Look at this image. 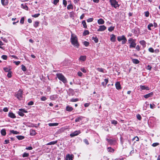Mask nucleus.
<instances>
[{"label": "nucleus", "instance_id": "obj_19", "mask_svg": "<svg viewBox=\"0 0 160 160\" xmlns=\"http://www.w3.org/2000/svg\"><path fill=\"white\" fill-rule=\"evenodd\" d=\"M98 23L99 24H102L104 23V21L102 19L100 18L98 20Z\"/></svg>", "mask_w": 160, "mask_h": 160}, {"label": "nucleus", "instance_id": "obj_45", "mask_svg": "<svg viewBox=\"0 0 160 160\" xmlns=\"http://www.w3.org/2000/svg\"><path fill=\"white\" fill-rule=\"evenodd\" d=\"M93 20V19L92 18H89L88 19L87 21L88 22H92Z\"/></svg>", "mask_w": 160, "mask_h": 160}, {"label": "nucleus", "instance_id": "obj_20", "mask_svg": "<svg viewBox=\"0 0 160 160\" xmlns=\"http://www.w3.org/2000/svg\"><path fill=\"white\" fill-rule=\"evenodd\" d=\"M68 2H69L70 4H69L67 7V8L68 9H73V5L71 4V1H69Z\"/></svg>", "mask_w": 160, "mask_h": 160}, {"label": "nucleus", "instance_id": "obj_25", "mask_svg": "<svg viewBox=\"0 0 160 160\" xmlns=\"http://www.w3.org/2000/svg\"><path fill=\"white\" fill-rule=\"evenodd\" d=\"M66 130V128L65 127H62L60 129L58 132H59L61 133L63 132L65 130Z\"/></svg>", "mask_w": 160, "mask_h": 160}, {"label": "nucleus", "instance_id": "obj_41", "mask_svg": "<svg viewBox=\"0 0 160 160\" xmlns=\"http://www.w3.org/2000/svg\"><path fill=\"white\" fill-rule=\"evenodd\" d=\"M10 132L15 134H17L18 133V132H17V131H14L13 130L10 131Z\"/></svg>", "mask_w": 160, "mask_h": 160}, {"label": "nucleus", "instance_id": "obj_38", "mask_svg": "<svg viewBox=\"0 0 160 160\" xmlns=\"http://www.w3.org/2000/svg\"><path fill=\"white\" fill-rule=\"evenodd\" d=\"M82 119V118L81 117H78L75 119V122H78L80 120H81Z\"/></svg>", "mask_w": 160, "mask_h": 160}, {"label": "nucleus", "instance_id": "obj_5", "mask_svg": "<svg viewBox=\"0 0 160 160\" xmlns=\"http://www.w3.org/2000/svg\"><path fill=\"white\" fill-rule=\"evenodd\" d=\"M112 6L113 7L115 8H117L119 7V5L118 2L116 0H109Z\"/></svg>", "mask_w": 160, "mask_h": 160}, {"label": "nucleus", "instance_id": "obj_6", "mask_svg": "<svg viewBox=\"0 0 160 160\" xmlns=\"http://www.w3.org/2000/svg\"><path fill=\"white\" fill-rule=\"evenodd\" d=\"M16 97L19 100H21L22 98V91L21 90H19L16 94Z\"/></svg>", "mask_w": 160, "mask_h": 160}, {"label": "nucleus", "instance_id": "obj_46", "mask_svg": "<svg viewBox=\"0 0 160 160\" xmlns=\"http://www.w3.org/2000/svg\"><path fill=\"white\" fill-rule=\"evenodd\" d=\"M7 76L9 78H10L12 77L11 72V71L8 72L7 74Z\"/></svg>", "mask_w": 160, "mask_h": 160}, {"label": "nucleus", "instance_id": "obj_18", "mask_svg": "<svg viewBox=\"0 0 160 160\" xmlns=\"http://www.w3.org/2000/svg\"><path fill=\"white\" fill-rule=\"evenodd\" d=\"M107 140L108 142L110 144L112 145L113 144L114 142H115V140L112 139H109L107 138Z\"/></svg>", "mask_w": 160, "mask_h": 160}, {"label": "nucleus", "instance_id": "obj_35", "mask_svg": "<svg viewBox=\"0 0 160 160\" xmlns=\"http://www.w3.org/2000/svg\"><path fill=\"white\" fill-rule=\"evenodd\" d=\"M22 71H26V68L25 66L24 65H22Z\"/></svg>", "mask_w": 160, "mask_h": 160}, {"label": "nucleus", "instance_id": "obj_42", "mask_svg": "<svg viewBox=\"0 0 160 160\" xmlns=\"http://www.w3.org/2000/svg\"><path fill=\"white\" fill-rule=\"evenodd\" d=\"M114 29V27L111 26L108 28V30L110 32H111Z\"/></svg>", "mask_w": 160, "mask_h": 160}, {"label": "nucleus", "instance_id": "obj_53", "mask_svg": "<svg viewBox=\"0 0 160 160\" xmlns=\"http://www.w3.org/2000/svg\"><path fill=\"white\" fill-rule=\"evenodd\" d=\"M63 4L65 7H66L67 4V2L66 0H63Z\"/></svg>", "mask_w": 160, "mask_h": 160}, {"label": "nucleus", "instance_id": "obj_56", "mask_svg": "<svg viewBox=\"0 0 160 160\" xmlns=\"http://www.w3.org/2000/svg\"><path fill=\"white\" fill-rule=\"evenodd\" d=\"M159 145V143L158 142L154 143L152 144V146L153 147H156Z\"/></svg>", "mask_w": 160, "mask_h": 160}, {"label": "nucleus", "instance_id": "obj_60", "mask_svg": "<svg viewBox=\"0 0 160 160\" xmlns=\"http://www.w3.org/2000/svg\"><path fill=\"white\" fill-rule=\"evenodd\" d=\"M3 111L5 112H8V109L7 108H4L3 109Z\"/></svg>", "mask_w": 160, "mask_h": 160}, {"label": "nucleus", "instance_id": "obj_4", "mask_svg": "<svg viewBox=\"0 0 160 160\" xmlns=\"http://www.w3.org/2000/svg\"><path fill=\"white\" fill-rule=\"evenodd\" d=\"M117 39L119 42L122 41V44H124L127 42V39L124 35L119 36L117 38Z\"/></svg>", "mask_w": 160, "mask_h": 160}, {"label": "nucleus", "instance_id": "obj_22", "mask_svg": "<svg viewBox=\"0 0 160 160\" xmlns=\"http://www.w3.org/2000/svg\"><path fill=\"white\" fill-rule=\"evenodd\" d=\"M58 125V123H49L48 124V125L50 127L57 126Z\"/></svg>", "mask_w": 160, "mask_h": 160}, {"label": "nucleus", "instance_id": "obj_48", "mask_svg": "<svg viewBox=\"0 0 160 160\" xmlns=\"http://www.w3.org/2000/svg\"><path fill=\"white\" fill-rule=\"evenodd\" d=\"M1 57L4 60H6L7 58V56L6 55H3Z\"/></svg>", "mask_w": 160, "mask_h": 160}, {"label": "nucleus", "instance_id": "obj_59", "mask_svg": "<svg viewBox=\"0 0 160 160\" xmlns=\"http://www.w3.org/2000/svg\"><path fill=\"white\" fill-rule=\"evenodd\" d=\"M14 63H15L17 65H18L20 63V62L19 61H14Z\"/></svg>", "mask_w": 160, "mask_h": 160}, {"label": "nucleus", "instance_id": "obj_33", "mask_svg": "<svg viewBox=\"0 0 160 160\" xmlns=\"http://www.w3.org/2000/svg\"><path fill=\"white\" fill-rule=\"evenodd\" d=\"M39 24V22L36 21L35 22L33 26L34 27H35V28H36L38 26Z\"/></svg>", "mask_w": 160, "mask_h": 160}, {"label": "nucleus", "instance_id": "obj_50", "mask_svg": "<svg viewBox=\"0 0 160 160\" xmlns=\"http://www.w3.org/2000/svg\"><path fill=\"white\" fill-rule=\"evenodd\" d=\"M148 51L151 52H154V50L153 48H150L148 49Z\"/></svg>", "mask_w": 160, "mask_h": 160}, {"label": "nucleus", "instance_id": "obj_23", "mask_svg": "<svg viewBox=\"0 0 160 160\" xmlns=\"http://www.w3.org/2000/svg\"><path fill=\"white\" fill-rule=\"evenodd\" d=\"M140 43L142 46L143 47L146 46V42L144 40H142L140 41Z\"/></svg>", "mask_w": 160, "mask_h": 160}, {"label": "nucleus", "instance_id": "obj_58", "mask_svg": "<svg viewBox=\"0 0 160 160\" xmlns=\"http://www.w3.org/2000/svg\"><path fill=\"white\" fill-rule=\"evenodd\" d=\"M59 0H54L53 1V4L55 5H56L57 3L59 2Z\"/></svg>", "mask_w": 160, "mask_h": 160}, {"label": "nucleus", "instance_id": "obj_11", "mask_svg": "<svg viewBox=\"0 0 160 160\" xmlns=\"http://www.w3.org/2000/svg\"><path fill=\"white\" fill-rule=\"evenodd\" d=\"M73 155H70L69 154H68L66 156V160H72Z\"/></svg>", "mask_w": 160, "mask_h": 160}, {"label": "nucleus", "instance_id": "obj_21", "mask_svg": "<svg viewBox=\"0 0 160 160\" xmlns=\"http://www.w3.org/2000/svg\"><path fill=\"white\" fill-rule=\"evenodd\" d=\"M73 108L69 106H67L66 108V110L70 112L73 110Z\"/></svg>", "mask_w": 160, "mask_h": 160}, {"label": "nucleus", "instance_id": "obj_44", "mask_svg": "<svg viewBox=\"0 0 160 160\" xmlns=\"http://www.w3.org/2000/svg\"><path fill=\"white\" fill-rule=\"evenodd\" d=\"M111 123L112 124L115 125L117 124L118 122L116 121L113 120L111 121Z\"/></svg>", "mask_w": 160, "mask_h": 160}, {"label": "nucleus", "instance_id": "obj_49", "mask_svg": "<svg viewBox=\"0 0 160 160\" xmlns=\"http://www.w3.org/2000/svg\"><path fill=\"white\" fill-rule=\"evenodd\" d=\"M83 44L85 46H87L89 45V43L87 41L83 42Z\"/></svg>", "mask_w": 160, "mask_h": 160}, {"label": "nucleus", "instance_id": "obj_40", "mask_svg": "<svg viewBox=\"0 0 160 160\" xmlns=\"http://www.w3.org/2000/svg\"><path fill=\"white\" fill-rule=\"evenodd\" d=\"M28 156L29 154L26 152L24 153L22 155V157L23 158L28 157Z\"/></svg>", "mask_w": 160, "mask_h": 160}, {"label": "nucleus", "instance_id": "obj_24", "mask_svg": "<svg viewBox=\"0 0 160 160\" xmlns=\"http://www.w3.org/2000/svg\"><path fill=\"white\" fill-rule=\"evenodd\" d=\"M57 143V141H54L51 142L47 144V145H54Z\"/></svg>", "mask_w": 160, "mask_h": 160}, {"label": "nucleus", "instance_id": "obj_36", "mask_svg": "<svg viewBox=\"0 0 160 160\" xmlns=\"http://www.w3.org/2000/svg\"><path fill=\"white\" fill-rule=\"evenodd\" d=\"M24 18L23 17H22L21 18L20 21V23H21L22 24H23L24 23Z\"/></svg>", "mask_w": 160, "mask_h": 160}, {"label": "nucleus", "instance_id": "obj_17", "mask_svg": "<svg viewBox=\"0 0 160 160\" xmlns=\"http://www.w3.org/2000/svg\"><path fill=\"white\" fill-rule=\"evenodd\" d=\"M110 40L112 42H114L116 40V37L115 35L113 34L110 35Z\"/></svg>", "mask_w": 160, "mask_h": 160}, {"label": "nucleus", "instance_id": "obj_3", "mask_svg": "<svg viewBox=\"0 0 160 160\" xmlns=\"http://www.w3.org/2000/svg\"><path fill=\"white\" fill-rule=\"evenodd\" d=\"M128 43L130 44V48H134L136 46V40L132 38H130L128 40Z\"/></svg>", "mask_w": 160, "mask_h": 160}, {"label": "nucleus", "instance_id": "obj_64", "mask_svg": "<svg viewBox=\"0 0 160 160\" xmlns=\"http://www.w3.org/2000/svg\"><path fill=\"white\" fill-rule=\"evenodd\" d=\"M89 105H90L89 103H85L84 104V106L85 107H88Z\"/></svg>", "mask_w": 160, "mask_h": 160}, {"label": "nucleus", "instance_id": "obj_30", "mask_svg": "<svg viewBox=\"0 0 160 160\" xmlns=\"http://www.w3.org/2000/svg\"><path fill=\"white\" fill-rule=\"evenodd\" d=\"M82 24L83 27L85 28H87V26L86 23V22L85 21H83L82 22Z\"/></svg>", "mask_w": 160, "mask_h": 160}, {"label": "nucleus", "instance_id": "obj_13", "mask_svg": "<svg viewBox=\"0 0 160 160\" xmlns=\"http://www.w3.org/2000/svg\"><path fill=\"white\" fill-rule=\"evenodd\" d=\"M86 58V57L85 55L81 56L79 58V60L81 62L85 61Z\"/></svg>", "mask_w": 160, "mask_h": 160}, {"label": "nucleus", "instance_id": "obj_16", "mask_svg": "<svg viewBox=\"0 0 160 160\" xmlns=\"http://www.w3.org/2000/svg\"><path fill=\"white\" fill-rule=\"evenodd\" d=\"M8 116L12 118H16L15 115L12 112H9L8 114Z\"/></svg>", "mask_w": 160, "mask_h": 160}, {"label": "nucleus", "instance_id": "obj_29", "mask_svg": "<svg viewBox=\"0 0 160 160\" xmlns=\"http://www.w3.org/2000/svg\"><path fill=\"white\" fill-rule=\"evenodd\" d=\"M108 152H113L114 151V150L113 148H112L111 147L108 148Z\"/></svg>", "mask_w": 160, "mask_h": 160}, {"label": "nucleus", "instance_id": "obj_32", "mask_svg": "<svg viewBox=\"0 0 160 160\" xmlns=\"http://www.w3.org/2000/svg\"><path fill=\"white\" fill-rule=\"evenodd\" d=\"M153 26V24L152 23H151L148 25V28L149 30H151V27H152Z\"/></svg>", "mask_w": 160, "mask_h": 160}, {"label": "nucleus", "instance_id": "obj_27", "mask_svg": "<svg viewBox=\"0 0 160 160\" xmlns=\"http://www.w3.org/2000/svg\"><path fill=\"white\" fill-rule=\"evenodd\" d=\"M30 134L31 135H35L36 134V132L35 131L33 130H30Z\"/></svg>", "mask_w": 160, "mask_h": 160}, {"label": "nucleus", "instance_id": "obj_43", "mask_svg": "<svg viewBox=\"0 0 160 160\" xmlns=\"http://www.w3.org/2000/svg\"><path fill=\"white\" fill-rule=\"evenodd\" d=\"M78 101V98H72L70 100V101L72 102H76Z\"/></svg>", "mask_w": 160, "mask_h": 160}, {"label": "nucleus", "instance_id": "obj_37", "mask_svg": "<svg viewBox=\"0 0 160 160\" xmlns=\"http://www.w3.org/2000/svg\"><path fill=\"white\" fill-rule=\"evenodd\" d=\"M3 69L5 72H8L11 69L10 68H8L5 67L3 68Z\"/></svg>", "mask_w": 160, "mask_h": 160}, {"label": "nucleus", "instance_id": "obj_1", "mask_svg": "<svg viewBox=\"0 0 160 160\" xmlns=\"http://www.w3.org/2000/svg\"><path fill=\"white\" fill-rule=\"evenodd\" d=\"M71 40L72 44L74 47H76L77 48H78L79 45L78 42V38L77 37L72 35Z\"/></svg>", "mask_w": 160, "mask_h": 160}, {"label": "nucleus", "instance_id": "obj_57", "mask_svg": "<svg viewBox=\"0 0 160 160\" xmlns=\"http://www.w3.org/2000/svg\"><path fill=\"white\" fill-rule=\"evenodd\" d=\"M137 117L139 120H140L141 119V117L140 115L138 114L137 115Z\"/></svg>", "mask_w": 160, "mask_h": 160}, {"label": "nucleus", "instance_id": "obj_31", "mask_svg": "<svg viewBox=\"0 0 160 160\" xmlns=\"http://www.w3.org/2000/svg\"><path fill=\"white\" fill-rule=\"evenodd\" d=\"M16 137L18 140H22L24 138V136H17Z\"/></svg>", "mask_w": 160, "mask_h": 160}, {"label": "nucleus", "instance_id": "obj_14", "mask_svg": "<svg viewBox=\"0 0 160 160\" xmlns=\"http://www.w3.org/2000/svg\"><path fill=\"white\" fill-rule=\"evenodd\" d=\"M140 87L141 90H149L150 89L148 87L145 86L140 85Z\"/></svg>", "mask_w": 160, "mask_h": 160}, {"label": "nucleus", "instance_id": "obj_8", "mask_svg": "<svg viewBox=\"0 0 160 160\" xmlns=\"http://www.w3.org/2000/svg\"><path fill=\"white\" fill-rule=\"evenodd\" d=\"M80 133H81L80 131V130L76 131L73 132L71 133L70 134V136L71 137H73L75 136L78 135L79 134H80Z\"/></svg>", "mask_w": 160, "mask_h": 160}, {"label": "nucleus", "instance_id": "obj_55", "mask_svg": "<svg viewBox=\"0 0 160 160\" xmlns=\"http://www.w3.org/2000/svg\"><path fill=\"white\" fill-rule=\"evenodd\" d=\"M80 70L82 72L84 73L86 72V70L84 68H81Z\"/></svg>", "mask_w": 160, "mask_h": 160}, {"label": "nucleus", "instance_id": "obj_61", "mask_svg": "<svg viewBox=\"0 0 160 160\" xmlns=\"http://www.w3.org/2000/svg\"><path fill=\"white\" fill-rule=\"evenodd\" d=\"M33 103H34L32 101H30L28 103V105L29 106L32 105L33 104Z\"/></svg>", "mask_w": 160, "mask_h": 160}, {"label": "nucleus", "instance_id": "obj_63", "mask_svg": "<svg viewBox=\"0 0 160 160\" xmlns=\"http://www.w3.org/2000/svg\"><path fill=\"white\" fill-rule=\"evenodd\" d=\"M84 142L87 145L89 144V142L87 139H85L84 140Z\"/></svg>", "mask_w": 160, "mask_h": 160}, {"label": "nucleus", "instance_id": "obj_39", "mask_svg": "<svg viewBox=\"0 0 160 160\" xmlns=\"http://www.w3.org/2000/svg\"><path fill=\"white\" fill-rule=\"evenodd\" d=\"M89 34V32L88 30H85L83 33V35L84 36L88 35Z\"/></svg>", "mask_w": 160, "mask_h": 160}, {"label": "nucleus", "instance_id": "obj_47", "mask_svg": "<svg viewBox=\"0 0 160 160\" xmlns=\"http://www.w3.org/2000/svg\"><path fill=\"white\" fill-rule=\"evenodd\" d=\"M135 140L136 141H138L139 140V138L138 137L136 136L134 137L132 139L133 141Z\"/></svg>", "mask_w": 160, "mask_h": 160}, {"label": "nucleus", "instance_id": "obj_54", "mask_svg": "<svg viewBox=\"0 0 160 160\" xmlns=\"http://www.w3.org/2000/svg\"><path fill=\"white\" fill-rule=\"evenodd\" d=\"M41 99L42 101H44L47 99V98L46 97L44 96H43L41 98Z\"/></svg>", "mask_w": 160, "mask_h": 160}, {"label": "nucleus", "instance_id": "obj_51", "mask_svg": "<svg viewBox=\"0 0 160 160\" xmlns=\"http://www.w3.org/2000/svg\"><path fill=\"white\" fill-rule=\"evenodd\" d=\"M144 13H145V16L146 17H147L149 16V12H148V11L145 12Z\"/></svg>", "mask_w": 160, "mask_h": 160}, {"label": "nucleus", "instance_id": "obj_7", "mask_svg": "<svg viewBox=\"0 0 160 160\" xmlns=\"http://www.w3.org/2000/svg\"><path fill=\"white\" fill-rule=\"evenodd\" d=\"M27 111L23 109H19V111L18 112V113L21 116H23L24 115V114L23 113H27Z\"/></svg>", "mask_w": 160, "mask_h": 160}, {"label": "nucleus", "instance_id": "obj_10", "mask_svg": "<svg viewBox=\"0 0 160 160\" xmlns=\"http://www.w3.org/2000/svg\"><path fill=\"white\" fill-rule=\"evenodd\" d=\"M153 95V92H151L143 96V97L145 98H148L149 97H152Z\"/></svg>", "mask_w": 160, "mask_h": 160}, {"label": "nucleus", "instance_id": "obj_34", "mask_svg": "<svg viewBox=\"0 0 160 160\" xmlns=\"http://www.w3.org/2000/svg\"><path fill=\"white\" fill-rule=\"evenodd\" d=\"M40 15V14L39 13L35 14L34 15H32V17L36 18L38 17Z\"/></svg>", "mask_w": 160, "mask_h": 160}, {"label": "nucleus", "instance_id": "obj_28", "mask_svg": "<svg viewBox=\"0 0 160 160\" xmlns=\"http://www.w3.org/2000/svg\"><path fill=\"white\" fill-rule=\"evenodd\" d=\"M132 62L135 64H138L139 63V61L137 59H132Z\"/></svg>", "mask_w": 160, "mask_h": 160}, {"label": "nucleus", "instance_id": "obj_62", "mask_svg": "<svg viewBox=\"0 0 160 160\" xmlns=\"http://www.w3.org/2000/svg\"><path fill=\"white\" fill-rule=\"evenodd\" d=\"M78 76L80 77H81L82 75V73L81 72H78Z\"/></svg>", "mask_w": 160, "mask_h": 160}, {"label": "nucleus", "instance_id": "obj_2", "mask_svg": "<svg viewBox=\"0 0 160 160\" xmlns=\"http://www.w3.org/2000/svg\"><path fill=\"white\" fill-rule=\"evenodd\" d=\"M57 77L58 79L63 82L64 83H66L67 82L66 78L61 73H58L56 74Z\"/></svg>", "mask_w": 160, "mask_h": 160}, {"label": "nucleus", "instance_id": "obj_9", "mask_svg": "<svg viewBox=\"0 0 160 160\" xmlns=\"http://www.w3.org/2000/svg\"><path fill=\"white\" fill-rule=\"evenodd\" d=\"M106 28V27L104 25L100 26L99 27V28L97 30V31L98 32L103 31L105 30Z\"/></svg>", "mask_w": 160, "mask_h": 160}, {"label": "nucleus", "instance_id": "obj_12", "mask_svg": "<svg viewBox=\"0 0 160 160\" xmlns=\"http://www.w3.org/2000/svg\"><path fill=\"white\" fill-rule=\"evenodd\" d=\"M2 5L4 6L8 5V0H1Z\"/></svg>", "mask_w": 160, "mask_h": 160}, {"label": "nucleus", "instance_id": "obj_26", "mask_svg": "<svg viewBox=\"0 0 160 160\" xmlns=\"http://www.w3.org/2000/svg\"><path fill=\"white\" fill-rule=\"evenodd\" d=\"M1 134L3 136H5L6 135V130L5 129H2L1 131Z\"/></svg>", "mask_w": 160, "mask_h": 160}, {"label": "nucleus", "instance_id": "obj_52", "mask_svg": "<svg viewBox=\"0 0 160 160\" xmlns=\"http://www.w3.org/2000/svg\"><path fill=\"white\" fill-rule=\"evenodd\" d=\"M97 69L99 72H103V70L102 68H98Z\"/></svg>", "mask_w": 160, "mask_h": 160}, {"label": "nucleus", "instance_id": "obj_15", "mask_svg": "<svg viewBox=\"0 0 160 160\" xmlns=\"http://www.w3.org/2000/svg\"><path fill=\"white\" fill-rule=\"evenodd\" d=\"M115 85L116 88L117 89L119 90V89H121V85H120V83L119 82H117L116 83Z\"/></svg>", "mask_w": 160, "mask_h": 160}]
</instances>
